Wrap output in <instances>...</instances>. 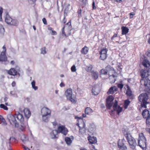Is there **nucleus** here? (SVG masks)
I'll return each mask as SVG.
<instances>
[{"mask_svg":"<svg viewBox=\"0 0 150 150\" xmlns=\"http://www.w3.org/2000/svg\"><path fill=\"white\" fill-rule=\"evenodd\" d=\"M16 115H13L12 114H9L7 116V118L11 125H14L16 127L18 128V129L23 131L25 129V126L24 123L21 124L19 125V123L17 122L16 119Z\"/></svg>","mask_w":150,"mask_h":150,"instance_id":"obj_1","label":"nucleus"},{"mask_svg":"<svg viewBox=\"0 0 150 150\" xmlns=\"http://www.w3.org/2000/svg\"><path fill=\"white\" fill-rule=\"evenodd\" d=\"M149 97L148 95L145 93H142L138 97V99L139 101L141 102V108L147 107V105L149 102H147Z\"/></svg>","mask_w":150,"mask_h":150,"instance_id":"obj_2","label":"nucleus"},{"mask_svg":"<svg viewBox=\"0 0 150 150\" xmlns=\"http://www.w3.org/2000/svg\"><path fill=\"white\" fill-rule=\"evenodd\" d=\"M125 136L127 139L130 147L132 149H134L137 145L134 139L129 133H126L125 134Z\"/></svg>","mask_w":150,"mask_h":150,"instance_id":"obj_3","label":"nucleus"},{"mask_svg":"<svg viewBox=\"0 0 150 150\" xmlns=\"http://www.w3.org/2000/svg\"><path fill=\"white\" fill-rule=\"evenodd\" d=\"M5 21L8 25H11L17 26L18 24V21L16 19L12 18L8 13L6 14Z\"/></svg>","mask_w":150,"mask_h":150,"instance_id":"obj_4","label":"nucleus"},{"mask_svg":"<svg viewBox=\"0 0 150 150\" xmlns=\"http://www.w3.org/2000/svg\"><path fill=\"white\" fill-rule=\"evenodd\" d=\"M72 90L71 88L67 89L65 92V95L67 99L72 103H75V99L72 98Z\"/></svg>","mask_w":150,"mask_h":150,"instance_id":"obj_5","label":"nucleus"},{"mask_svg":"<svg viewBox=\"0 0 150 150\" xmlns=\"http://www.w3.org/2000/svg\"><path fill=\"white\" fill-rule=\"evenodd\" d=\"M57 130L59 133H61L65 136L67 134L68 132V129L65 126L60 124H59V125L58 127Z\"/></svg>","mask_w":150,"mask_h":150,"instance_id":"obj_6","label":"nucleus"},{"mask_svg":"<svg viewBox=\"0 0 150 150\" xmlns=\"http://www.w3.org/2000/svg\"><path fill=\"white\" fill-rule=\"evenodd\" d=\"M126 142L125 139L119 140L118 143V146L120 150H127V148L125 145Z\"/></svg>","mask_w":150,"mask_h":150,"instance_id":"obj_7","label":"nucleus"},{"mask_svg":"<svg viewBox=\"0 0 150 150\" xmlns=\"http://www.w3.org/2000/svg\"><path fill=\"white\" fill-rule=\"evenodd\" d=\"M114 98L112 96H109L106 99V105L108 108L110 109L113 104L112 101Z\"/></svg>","mask_w":150,"mask_h":150,"instance_id":"obj_8","label":"nucleus"},{"mask_svg":"<svg viewBox=\"0 0 150 150\" xmlns=\"http://www.w3.org/2000/svg\"><path fill=\"white\" fill-rule=\"evenodd\" d=\"M141 86H144L145 88H148L150 86V80L148 79H142L140 81Z\"/></svg>","mask_w":150,"mask_h":150,"instance_id":"obj_9","label":"nucleus"},{"mask_svg":"<svg viewBox=\"0 0 150 150\" xmlns=\"http://www.w3.org/2000/svg\"><path fill=\"white\" fill-rule=\"evenodd\" d=\"M100 90V87L98 86L95 85L93 86L92 87V94L95 96L98 95L99 93Z\"/></svg>","mask_w":150,"mask_h":150,"instance_id":"obj_10","label":"nucleus"},{"mask_svg":"<svg viewBox=\"0 0 150 150\" xmlns=\"http://www.w3.org/2000/svg\"><path fill=\"white\" fill-rule=\"evenodd\" d=\"M114 110L117 112V114L119 115L122 110V108L117 105V101L115 100L113 105Z\"/></svg>","mask_w":150,"mask_h":150,"instance_id":"obj_11","label":"nucleus"},{"mask_svg":"<svg viewBox=\"0 0 150 150\" xmlns=\"http://www.w3.org/2000/svg\"><path fill=\"white\" fill-rule=\"evenodd\" d=\"M51 110L46 107H43L41 110L42 115H46L51 116Z\"/></svg>","mask_w":150,"mask_h":150,"instance_id":"obj_12","label":"nucleus"},{"mask_svg":"<svg viewBox=\"0 0 150 150\" xmlns=\"http://www.w3.org/2000/svg\"><path fill=\"white\" fill-rule=\"evenodd\" d=\"M16 118L21 123V124L23 123V122L24 121V118L23 115L20 113V112H18L15 115Z\"/></svg>","mask_w":150,"mask_h":150,"instance_id":"obj_13","label":"nucleus"},{"mask_svg":"<svg viewBox=\"0 0 150 150\" xmlns=\"http://www.w3.org/2000/svg\"><path fill=\"white\" fill-rule=\"evenodd\" d=\"M74 139V137L71 136L70 137H66L65 138V141L68 145H70Z\"/></svg>","mask_w":150,"mask_h":150,"instance_id":"obj_14","label":"nucleus"},{"mask_svg":"<svg viewBox=\"0 0 150 150\" xmlns=\"http://www.w3.org/2000/svg\"><path fill=\"white\" fill-rule=\"evenodd\" d=\"M88 140L90 144H94L97 143L96 138L95 137L89 136L88 137Z\"/></svg>","mask_w":150,"mask_h":150,"instance_id":"obj_15","label":"nucleus"},{"mask_svg":"<svg viewBox=\"0 0 150 150\" xmlns=\"http://www.w3.org/2000/svg\"><path fill=\"white\" fill-rule=\"evenodd\" d=\"M149 72L147 70L142 69L140 71V75L142 78L147 77L149 75Z\"/></svg>","mask_w":150,"mask_h":150,"instance_id":"obj_16","label":"nucleus"},{"mask_svg":"<svg viewBox=\"0 0 150 150\" xmlns=\"http://www.w3.org/2000/svg\"><path fill=\"white\" fill-rule=\"evenodd\" d=\"M17 72L14 68H11L8 71L7 73L10 75L15 76L17 75Z\"/></svg>","mask_w":150,"mask_h":150,"instance_id":"obj_17","label":"nucleus"},{"mask_svg":"<svg viewBox=\"0 0 150 150\" xmlns=\"http://www.w3.org/2000/svg\"><path fill=\"white\" fill-rule=\"evenodd\" d=\"M146 140H138L139 146L142 148H144L146 146Z\"/></svg>","mask_w":150,"mask_h":150,"instance_id":"obj_18","label":"nucleus"},{"mask_svg":"<svg viewBox=\"0 0 150 150\" xmlns=\"http://www.w3.org/2000/svg\"><path fill=\"white\" fill-rule=\"evenodd\" d=\"M7 60L6 54L1 52L0 54V62H5Z\"/></svg>","mask_w":150,"mask_h":150,"instance_id":"obj_19","label":"nucleus"},{"mask_svg":"<svg viewBox=\"0 0 150 150\" xmlns=\"http://www.w3.org/2000/svg\"><path fill=\"white\" fill-rule=\"evenodd\" d=\"M59 133H58L57 130H52L50 133V135L52 136V138L54 139L58 138V136H57V135Z\"/></svg>","mask_w":150,"mask_h":150,"instance_id":"obj_20","label":"nucleus"},{"mask_svg":"<svg viewBox=\"0 0 150 150\" xmlns=\"http://www.w3.org/2000/svg\"><path fill=\"white\" fill-rule=\"evenodd\" d=\"M142 115L144 118L147 119L150 116L149 111L146 109H145L143 111Z\"/></svg>","mask_w":150,"mask_h":150,"instance_id":"obj_21","label":"nucleus"},{"mask_svg":"<svg viewBox=\"0 0 150 150\" xmlns=\"http://www.w3.org/2000/svg\"><path fill=\"white\" fill-rule=\"evenodd\" d=\"M23 112L25 117L27 119L29 118L31 115V112L29 109L27 108L25 109Z\"/></svg>","mask_w":150,"mask_h":150,"instance_id":"obj_22","label":"nucleus"},{"mask_svg":"<svg viewBox=\"0 0 150 150\" xmlns=\"http://www.w3.org/2000/svg\"><path fill=\"white\" fill-rule=\"evenodd\" d=\"M117 88L115 86L111 87L108 90L107 93L108 94H112L117 91Z\"/></svg>","mask_w":150,"mask_h":150,"instance_id":"obj_23","label":"nucleus"},{"mask_svg":"<svg viewBox=\"0 0 150 150\" xmlns=\"http://www.w3.org/2000/svg\"><path fill=\"white\" fill-rule=\"evenodd\" d=\"M95 129L96 127L95 125L93 123L90 124L88 129L89 131L91 133H93L95 131Z\"/></svg>","mask_w":150,"mask_h":150,"instance_id":"obj_24","label":"nucleus"},{"mask_svg":"<svg viewBox=\"0 0 150 150\" xmlns=\"http://www.w3.org/2000/svg\"><path fill=\"white\" fill-rule=\"evenodd\" d=\"M91 73V76L92 78L93 79L96 80L97 79L98 77V73L97 72H94V71H92Z\"/></svg>","mask_w":150,"mask_h":150,"instance_id":"obj_25","label":"nucleus"},{"mask_svg":"<svg viewBox=\"0 0 150 150\" xmlns=\"http://www.w3.org/2000/svg\"><path fill=\"white\" fill-rule=\"evenodd\" d=\"M42 118L43 121L45 122H47L49 120V118H50L51 116L50 115H42Z\"/></svg>","mask_w":150,"mask_h":150,"instance_id":"obj_26","label":"nucleus"},{"mask_svg":"<svg viewBox=\"0 0 150 150\" xmlns=\"http://www.w3.org/2000/svg\"><path fill=\"white\" fill-rule=\"evenodd\" d=\"M122 30V35H125L129 32V29L126 27L122 26L121 28Z\"/></svg>","mask_w":150,"mask_h":150,"instance_id":"obj_27","label":"nucleus"},{"mask_svg":"<svg viewBox=\"0 0 150 150\" xmlns=\"http://www.w3.org/2000/svg\"><path fill=\"white\" fill-rule=\"evenodd\" d=\"M88 50L89 49L88 47L85 46L81 49V53L83 54H86L88 51Z\"/></svg>","mask_w":150,"mask_h":150,"instance_id":"obj_28","label":"nucleus"},{"mask_svg":"<svg viewBox=\"0 0 150 150\" xmlns=\"http://www.w3.org/2000/svg\"><path fill=\"white\" fill-rule=\"evenodd\" d=\"M116 76L115 75L112 74V75H110L109 79L110 80V82L111 83H115L116 79Z\"/></svg>","mask_w":150,"mask_h":150,"instance_id":"obj_29","label":"nucleus"},{"mask_svg":"<svg viewBox=\"0 0 150 150\" xmlns=\"http://www.w3.org/2000/svg\"><path fill=\"white\" fill-rule=\"evenodd\" d=\"M142 64L145 67H149L150 66V62L147 60L145 59L143 60Z\"/></svg>","mask_w":150,"mask_h":150,"instance_id":"obj_30","label":"nucleus"},{"mask_svg":"<svg viewBox=\"0 0 150 150\" xmlns=\"http://www.w3.org/2000/svg\"><path fill=\"white\" fill-rule=\"evenodd\" d=\"M92 112V110L90 108L87 107L85 109V112L86 114H89L90 113Z\"/></svg>","mask_w":150,"mask_h":150,"instance_id":"obj_31","label":"nucleus"},{"mask_svg":"<svg viewBox=\"0 0 150 150\" xmlns=\"http://www.w3.org/2000/svg\"><path fill=\"white\" fill-rule=\"evenodd\" d=\"M32 87L34 90L36 91L38 89V87L35 86V80H33L31 83Z\"/></svg>","mask_w":150,"mask_h":150,"instance_id":"obj_32","label":"nucleus"},{"mask_svg":"<svg viewBox=\"0 0 150 150\" xmlns=\"http://www.w3.org/2000/svg\"><path fill=\"white\" fill-rule=\"evenodd\" d=\"M146 140V139L143 134L142 133L139 134V138L138 139V140Z\"/></svg>","mask_w":150,"mask_h":150,"instance_id":"obj_33","label":"nucleus"},{"mask_svg":"<svg viewBox=\"0 0 150 150\" xmlns=\"http://www.w3.org/2000/svg\"><path fill=\"white\" fill-rule=\"evenodd\" d=\"M127 90L126 91V94L128 96H131L132 94V91L128 86H127Z\"/></svg>","mask_w":150,"mask_h":150,"instance_id":"obj_34","label":"nucleus"},{"mask_svg":"<svg viewBox=\"0 0 150 150\" xmlns=\"http://www.w3.org/2000/svg\"><path fill=\"white\" fill-rule=\"evenodd\" d=\"M92 66L91 65H90L89 66L86 67V70L87 72L91 73L92 71Z\"/></svg>","mask_w":150,"mask_h":150,"instance_id":"obj_35","label":"nucleus"},{"mask_svg":"<svg viewBox=\"0 0 150 150\" xmlns=\"http://www.w3.org/2000/svg\"><path fill=\"white\" fill-rule=\"evenodd\" d=\"M130 102L128 100H125L124 104V107L125 109H127L128 106Z\"/></svg>","mask_w":150,"mask_h":150,"instance_id":"obj_36","label":"nucleus"},{"mask_svg":"<svg viewBox=\"0 0 150 150\" xmlns=\"http://www.w3.org/2000/svg\"><path fill=\"white\" fill-rule=\"evenodd\" d=\"M87 1V0H79V1L81 3L82 7H84L86 5Z\"/></svg>","mask_w":150,"mask_h":150,"instance_id":"obj_37","label":"nucleus"},{"mask_svg":"<svg viewBox=\"0 0 150 150\" xmlns=\"http://www.w3.org/2000/svg\"><path fill=\"white\" fill-rule=\"evenodd\" d=\"M5 32L4 29L3 25L0 24V33L4 34Z\"/></svg>","mask_w":150,"mask_h":150,"instance_id":"obj_38","label":"nucleus"},{"mask_svg":"<svg viewBox=\"0 0 150 150\" xmlns=\"http://www.w3.org/2000/svg\"><path fill=\"white\" fill-rule=\"evenodd\" d=\"M0 108H3L4 110H8V108L7 106L3 104H1L0 105Z\"/></svg>","mask_w":150,"mask_h":150,"instance_id":"obj_39","label":"nucleus"},{"mask_svg":"<svg viewBox=\"0 0 150 150\" xmlns=\"http://www.w3.org/2000/svg\"><path fill=\"white\" fill-rule=\"evenodd\" d=\"M103 48H102L101 49L100 51L99 52V54L100 55V59L103 60V58L102 57L103 54Z\"/></svg>","mask_w":150,"mask_h":150,"instance_id":"obj_40","label":"nucleus"},{"mask_svg":"<svg viewBox=\"0 0 150 150\" xmlns=\"http://www.w3.org/2000/svg\"><path fill=\"white\" fill-rule=\"evenodd\" d=\"M41 54H45L46 53V47H44L43 48H42L41 49Z\"/></svg>","mask_w":150,"mask_h":150,"instance_id":"obj_41","label":"nucleus"},{"mask_svg":"<svg viewBox=\"0 0 150 150\" xmlns=\"http://www.w3.org/2000/svg\"><path fill=\"white\" fill-rule=\"evenodd\" d=\"M0 120L1 122L3 123L2 125H4L5 126L7 125V123L6 122L5 119L4 118H3Z\"/></svg>","mask_w":150,"mask_h":150,"instance_id":"obj_42","label":"nucleus"},{"mask_svg":"<svg viewBox=\"0 0 150 150\" xmlns=\"http://www.w3.org/2000/svg\"><path fill=\"white\" fill-rule=\"evenodd\" d=\"M81 12H82V10L81 9H79L77 13L78 14V17L79 18H81Z\"/></svg>","mask_w":150,"mask_h":150,"instance_id":"obj_43","label":"nucleus"},{"mask_svg":"<svg viewBox=\"0 0 150 150\" xmlns=\"http://www.w3.org/2000/svg\"><path fill=\"white\" fill-rule=\"evenodd\" d=\"M71 70L72 72H74L76 70V67L75 65H73L71 68Z\"/></svg>","mask_w":150,"mask_h":150,"instance_id":"obj_44","label":"nucleus"},{"mask_svg":"<svg viewBox=\"0 0 150 150\" xmlns=\"http://www.w3.org/2000/svg\"><path fill=\"white\" fill-rule=\"evenodd\" d=\"M146 122L147 125H150V116L146 119Z\"/></svg>","mask_w":150,"mask_h":150,"instance_id":"obj_45","label":"nucleus"},{"mask_svg":"<svg viewBox=\"0 0 150 150\" xmlns=\"http://www.w3.org/2000/svg\"><path fill=\"white\" fill-rule=\"evenodd\" d=\"M92 7L93 9V10L95 9L96 8V7L95 6V1H94V0H93V1L92 2Z\"/></svg>","mask_w":150,"mask_h":150,"instance_id":"obj_46","label":"nucleus"},{"mask_svg":"<svg viewBox=\"0 0 150 150\" xmlns=\"http://www.w3.org/2000/svg\"><path fill=\"white\" fill-rule=\"evenodd\" d=\"M2 48L3 49V51H2L1 52L6 54V47L5 45H4L3 46Z\"/></svg>","mask_w":150,"mask_h":150,"instance_id":"obj_47","label":"nucleus"},{"mask_svg":"<svg viewBox=\"0 0 150 150\" xmlns=\"http://www.w3.org/2000/svg\"><path fill=\"white\" fill-rule=\"evenodd\" d=\"M117 86L118 88L121 89L123 87V85L122 84L119 83L118 84Z\"/></svg>","mask_w":150,"mask_h":150,"instance_id":"obj_48","label":"nucleus"},{"mask_svg":"<svg viewBox=\"0 0 150 150\" xmlns=\"http://www.w3.org/2000/svg\"><path fill=\"white\" fill-rule=\"evenodd\" d=\"M42 21L43 23L45 25H47V23L46 20L45 18H43L42 19Z\"/></svg>","mask_w":150,"mask_h":150,"instance_id":"obj_49","label":"nucleus"},{"mask_svg":"<svg viewBox=\"0 0 150 150\" xmlns=\"http://www.w3.org/2000/svg\"><path fill=\"white\" fill-rule=\"evenodd\" d=\"M103 51H104V54H105V59L106 58V56H107L106 53L108 51V50L106 48H105V49H104Z\"/></svg>","mask_w":150,"mask_h":150,"instance_id":"obj_50","label":"nucleus"},{"mask_svg":"<svg viewBox=\"0 0 150 150\" xmlns=\"http://www.w3.org/2000/svg\"><path fill=\"white\" fill-rule=\"evenodd\" d=\"M135 13L134 12H132L129 13L130 15V18H132L133 17V16L135 15Z\"/></svg>","mask_w":150,"mask_h":150,"instance_id":"obj_51","label":"nucleus"},{"mask_svg":"<svg viewBox=\"0 0 150 150\" xmlns=\"http://www.w3.org/2000/svg\"><path fill=\"white\" fill-rule=\"evenodd\" d=\"M3 12V8L2 7H0V16H2V14Z\"/></svg>","mask_w":150,"mask_h":150,"instance_id":"obj_52","label":"nucleus"},{"mask_svg":"<svg viewBox=\"0 0 150 150\" xmlns=\"http://www.w3.org/2000/svg\"><path fill=\"white\" fill-rule=\"evenodd\" d=\"M52 35H56L57 34V32L55 31L52 30Z\"/></svg>","mask_w":150,"mask_h":150,"instance_id":"obj_53","label":"nucleus"},{"mask_svg":"<svg viewBox=\"0 0 150 150\" xmlns=\"http://www.w3.org/2000/svg\"><path fill=\"white\" fill-rule=\"evenodd\" d=\"M117 37V34H115L112 37V38H111V40H113V39H114V38H116V37Z\"/></svg>","mask_w":150,"mask_h":150,"instance_id":"obj_54","label":"nucleus"},{"mask_svg":"<svg viewBox=\"0 0 150 150\" xmlns=\"http://www.w3.org/2000/svg\"><path fill=\"white\" fill-rule=\"evenodd\" d=\"M69 9V7H68L67 6H66L64 8V12H65L66 11H68Z\"/></svg>","mask_w":150,"mask_h":150,"instance_id":"obj_55","label":"nucleus"},{"mask_svg":"<svg viewBox=\"0 0 150 150\" xmlns=\"http://www.w3.org/2000/svg\"><path fill=\"white\" fill-rule=\"evenodd\" d=\"M65 86L64 84L62 82L60 84V86L61 87L64 86Z\"/></svg>","mask_w":150,"mask_h":150,"instance_id":"obj_56","label":"nucleus"},{"mask_svg":"<svg viewBox=\"0 0 150 150\" xmlns=\"http://www.w3.org/2000/svg\"><path fill=\"white\" fill-rule=\"evenodd\" d=\"M28 102H30L31 101V99L30 98L27 97L26 98Z\"/></svg>","mask_w":150,"mask_h":150,"instance_id":"obj_57","label":"nucleus"},{"mask_svg":"<svg viewBox=\"0 0 150 150\" xmlns=\"http://www.w3.org/2000/svg\"><path fill=\"white\" fill-rule=\"evenodd\" d=\"M66 20H65V16H64V18L62 20V22H63V23L65 24L66 22Z\"/></svg>","mask_w":150,"mask_h":150,"instance_id":"obj_58","label":"nucleus"},{"mask_svg":"<svg viewBox=\"0 0 150 150\" xmlns=\"http://www.w3.org/2000/svg\"><path fill=\"white\" fill-rule=\"evenodd\" d=\"M62 33L63 35H64L66 37H67V36L66 34H65L64 30H63L62 31Z\"/></svg>","mask_w":150,"mask_h":150,"instance_id":"obj_59","label":"nucleus"},{"mask_svg":"<svg viewBox=\"0 0 150 150\" xmlns=\"http://www.w3.org/2000/svg\"><path fill=\"white\" fill-rule=\"evenodd\" d=\"M22 146L23 148L25 150H27V149H28V147H26L25 146L23 145Z\"/></svg>","mask_w":150,"mask_h":150,"instance_id":"obj_60","label":"nucleus"},{"mask_svg":"<svg viewBox=\"0 0 150 150\" xmlns=\"http://www.w3.org/2000/svg\"><path fill=\"white\" fill-rule=\"evenodd\" d=\"M11 85L13 87H14L16 86V83L14 81H13Z\"/></svg>","mask_w":150,"mask_h":150,"instance_id":"obj_61","label":"nucleus"},{"mask_svg":"<svg viewBox=\"0 0 150 150\" xmlns=\"http://www.w3.org/2000/svg\"><path fill=\"white\" fill-rule=\"evenodd\" d=\"M66 25H69V28L70 27V26H71V22L70 21H69L68 22Z\"/></svg>","mask_w":150,"mask_h":150,"instance_id":"obj_62","label":"nucleus"},{"mask_svg":"<svg viewBox=\"0 0 150 150\" xmlns=\"http://www.w3.org/2000/svg\"><path fill=\"white\" fill-rule=\"evenodd\" d=\"M10 93L11 95L13 96L15 94V92L13 91H11Z\"/></svg>","mask_w":150,"mask_h":150,"instance_id":"obj_63","label":"nucleus"},{"mask_svg":"<svg viewBox=\"0 0 150 150\" xmlns=\"http://www.w3.org/2000/svg\"><path fill=\"white\" fill-rule=\"evenodd\" d=\"M52 124L54 126L57 125V123L55 121L52 122Z\"/></svg>","mask_w":150,"mask_h":150,"instance_id":"obj_64","label":"nucleus"}]
</instances>
